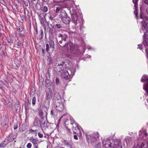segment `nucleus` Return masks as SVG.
Listing matches in <instances>:
<instances>
[{
    "mask_svg": "<svg viewBox=\"0 0 148 148\" xmlns=\"http://www.w3.org/2000/svg\"><path fill=\"white\" fill-rule=\"evenodd\" d=\"M65 125L66 130L67 133L69 134H72V131L70 129V128L71 127L72 130L73 132V134H77V135H74V139L76 140H78L77 135H78V133H81L80 130L78 127V124L75 122L73 118H71L70 120H66L65 122Z\"/></svg>",
    "mask_w": 148,
    "mask_h": 148,
    "instance_id": "obj_1",
    "label": "nucleus"
},
{
    "mask_svg": "<svg viewBox=\"0 0 148 148\" xmlns=\"http://www.w3.org/2000/svg\"><path fill=\"white\" fill-rule=\"evenodd\" d=\"M59 17L62 21L65 24H69L71 20L70 18L68 16L66 11L64 10H62L60 12Z\"/></svg>",
    "mask_w": 148,
    "mask_h": 148,
    "instance_id": "obj_2",
    "label": "nucleus"
},
{
    "mask_svg": "<svg viewBox=\"0 0 148 148\" xmlns=\"http://www.w3.org/2000/svg\"><path fill=\"white\" fill-rule=\"evenodd\" d=\"M99 135L98 132L89 135H86V140L88 143H93L99 138Z\"/></svg>",
    "mask_w": 148,
    "mask_h": 148,
    "instance_id": "obj_3",
    "label": "nucleus"
},
{
    "mask_svg": "<svg viewBox=\"0 0 148 148\" xmlns=\"http://www.w3.org/2000/svg\"><path fill=\"white\" fill-rule=\"evenodd\" d=\"M63 47L66 51H68L70 50L72 53L76 54L77 53L75 47V45L71 42L66 43L64 46Z\"/></svg>",
    "mask_w": 148,
    "mask_h": 148,
    "instance_id": "obj_4",
    "label": "nucleus"
},
{
    "mask_svg": "<svg viewBox=\"0 0 148 148\" xmlns=\"http://www.w3.org/2000/svg\"><path fill=\"white\" fill-rule=\"evenodd\" d=\"M46 99L48 101L47 104H44V107L46 109H48L49 107V103L52 99V90L51 88H48V91L46 92L45 95Z\"/></svg>",
    "mask_w": 148,
    "mask_h": 148,
    "instance_id": "obj_5",
    "label": "nucleus"
},
{
    "mask_svg": "<svg viewBox=\"0 0 148 148\" xmlns=\"http://www.w3.org/2000/svg\"><path fill=\"white\" fill-rule=\"evenodd\" d=\"M139 18L143 20L141 21L142 26L146 30V33H148V18L143 16L141 14H140Z\"/></svg>",
    "mask_w": 148,
    "mask_h": 148,
    "instance_id": "obj_6",
    "label": "nucleus"
},
{
    "mask_svg": "<svg viewBox=\"0 0 148 148\" xmlns=\"http://www.w3.org/2000/svg\"><path fill=\"white\" fill-rule=\"evenodd\" d=\"M77 14H72L71 15V21L77 27H79L80 28H82V25L81 26V22L80 21L79 19H78Z\"/></svg>",
    "mask_w": 148,
    "mask_h": 148,
    "instance_id": "obj_7",
    "label": "nucleus"
},
{
    "mask_svg": "<svg viewBox=\"0 0 148 148\" xmlns=\"http://www.w3.org/2000/svg\"><path fill=\"white\" fill-rule=\"evenodd\" d=\"M141 81L142 82H146L143 84V89L146 91L147 94L148 95V77L147 75H144L141 78Z\"/></svg>",
    "mask_w": 148,
    "mask_h": 148,
    "instance_id": "obj_8",
    "label": "nucleus"
},
{
    "mask_svg": "<svg viewBox=\"0 0 148 148\" xmlns=\"http://www.w3.org/2000/svg\"><path fill=\"white\" fill-rule=\"evenodd\" d=\"M53 101L54 104L58 103L62 101V99L60 93L57 91L54 93L53 98Z\"/></svg>",
    "mask_w": 148,
    "mask_h": 148,
    "instance_id": "obj_9",
    "label": "nucleus"
},
{
    "mask_svg": "<svg viewBox=\"0 0 148 148\" xmlns=\"http://www.w3.org/2000/svg\"><path fill=\"white\" fill-rule=\"evenodd\" d=\"M54 104L56 105V109L58 112H62L64 109V104L62 101Z\"/></svg>",
    "mask_w": 148,
    "mask_h": 148,
    "instance_id": "obj_10",
    "label": "nucleus"
},
{
    "mask_svg": "<svg viewBox=\"0 0 148 148\" xmlns=\"http://www.w3.org/2000/svg\"><path fill=\"white\" fill-rule=\"evenodd\" d=\"M61 74L62 77L66 80L69 79L71 77L70 75L67 70H64L62 71L61 72Z\"/></svg>",
    "mask_w": 148,
    "mask_h": 148,
    "instance_id": "obj_11",
    "label": "nucleus"
},
{
    "mask_svg": "<svg viewBox=\"0 0 148 148\" xmlns=\"http://www.w3.org/2000/svg\"><path fill=\"white\" fill-rule=\"evenodd\" d=\"M103 146L106 148H110L112 147V144L110 141L109 139H107L103 140L102 142Z\"/></svg>",
    "mask_w": 148,
    "mask_h": 148,
    "instance_id": "obj_12",
    "label": "nucleus"
},
{
    "mask_svg": "<svg viewBox=\"0 0 148 148\" xmlns=\"http://www.w3.org/2000/svg\"><path fill=\"white\" fill-rule=\"evenodd\" d=\"M17 136V133L16 132H12L9 135L7 140L9 142H11L14 139L16 138Z\"/></svg>",
    "mask_w": 148,
    "mask_h": 148,
    "instance_id": "obj_13",
    "label": "nucleus"
},
{
    "mask_svg": "<svg viewBox=\"0 0 148 148\" xmlns=\"http://www.w3.org/2000/svg\"><path fill=\"white\" fill-rule=\"evenodd\" d=\"M134 4V7L135 8V10L134 11V13L135 15V17L137 18H138V13L137 12V10L138 9V0H132Z\"/></svg>",
    "mask_w": 148,
    "mask_h": 148,
    "instance_id": "obj_14",
    "label": "nucleus"
},
{
    "mask_svg": "<svg viewBox=\"0 0 148 148\" xmlns=\"http://www.w3.org/2000/svg\"><path fill=\"white\" fill-rule=\"evenodd\" d=\"M38 15L41 24L42 25L45 26L44 23V21L45 20L44 14L43 13H40L39 14H38Z\"/></svg>",
    "mask_w": 148,
    "mask_h": 148,
    "instance_id": "obj_15",
    "label": "nucleus"
},
{
    "mask_svg": "<svg viewBox=\"0 0 148 148\" xmlns=\"http://www.w3.org/2000/svg\"><path fill=\"white\" fill-rule=\"evenodd\" d=\"M30 141L32 143L34 147H38V143H39L38 139L37 138H34L33 136H32L30 139Z\"/></svg>",
    "mask_w": 148,
    "mask_h": 148,
    "instance_id": "obj_16",
    "label": "nucleus"
},
{
    "mask_svg": "<svg viewBox=\"0 0 148 148\" xmlns=\"http://www.w3.org/2000/svg\"><path fill=\"white\" fill-rule=\"evenodd\" d=\"M9 119L5 117L1 123L2 126L4 128H7L8 127Z\"/></svg>",
    "mask_w": 148,
    "mask_h": 148,
    "instance_id": "obj_17",
    "label": "nucleus"
},
{
    "mask_svg": "<svg viewBox=\"0 0 148 148\" xmlns=\"http://www.w3.org/2000/svg\"><path fill=\"white\" fill-rule=\"evenodd\" d=\"M62 142L63 143L64 145L67 147H69L70 148H72V143L71 141H67L66 140L63 139Z\"/></svg>",
    "mask_w": 148,
    "mask_h": 148,
    "instance_id": "obj_18",
    "label": "nucleus"
},
{
    "mask_svg": "<svg viewBox=\"0 0 148 148\" xmlns=\"http://www.w3.org/2000/svg\"><path fill=\"white\" fill-rule=\"evenodd\" d=\"M40 126L41 127L45 128L47 127V123L46 122V121L44 120V119H40Z\"/></svg>",
    "mask_w": 148,
    "mask_h": 148,
    "instance_id": "obj_19",
    "label": "nucleus"
},
{
    "mask_svg": "<svg viewBox=\"0 0 148 148\" xmlns=\"http://www.w3.org/2000/svg\"><path fill=\"white\" fill-rule=\"evenodd\" d=\"M59 38H60L61 40L64 41H66V39L68 38V36L66 34H59L58 36Z\"/></svg>",
    "mask_w": 148,
    "mask_h": 148,
    "instance_id": "obj_20",
    "label": "nucleus"
},
{
    "mask_svg": "<svg viewBox=\"0 0 148 148\" xmlns=\"http://www.w3.org/2000/svg\"><path fill=\"white\" fill-rule=\"evenodd\" d=\"M111 144H112V147L121 146L120 145V141L119 140H116L113 141Z\"/></svg>",
    "mask_w": 148,
    "mask_h": 148,
    "instance_id": "obj_21",
    "label": "nucleus"
},
{
    "mask_svg": "<svg viewBox=\"0 0 148 148\" xmlns=\"http://www.w3.org/2000/svg\"><path fill=\"white\" fill-rule=\"evenodd\" d=\"M40 120L38 117H36L34 121V125L35 126H38L40 125Z\"/></svg>",
    "mask_w": 148,
    "mask_h": 148,
    "instance_id": "obj_22",
    "label": "nucleus"
},
{
    "mask_svg": "<svg viewBox=\"0 0 148 148\" xmlns=\"http://www.w3.org/2000/svg\"><path fill=\"white\" fill-rule=\"evenodd\" d=\"M28 126L25 125V124H23L21 127H20L19 129V132H23L25 131L28 128Z\"/></svg>",
    "mask_w": 148,
    "mask_h": 148,
    "instance_id": "obj_23",
    "label": "nucleus"
},
{
    "mask_svg": "<svg viewBox=\"0 0 148 148\" xmlns=\"http://www.w3.org/2000/svg\"><path fill=\"white\" fill-rule=\"evenodd\" d=\"M46 84L45 86L47 87H49L51 86L52 84L51 81L49 79H47L45 81Z\"/></svg>",
    "mask_w": 148,
    "mask_h": 148,
    "instance_id": "obj_24",
    "label": "nucleus"
},
{
    "mask_svg": "<svg viewBox=\"0 0 148 148\" xmlns=\"http://www.w3.org/2000/svg\"><path fill=\"white\" fill-rule=\"evenodd\" d=\"M37 131H38L37 129L33 130L32 129H30L29 130V134H31L36 136H37Z\"/></svg>",
    "mask_w": 148,
    "mask_h": 148,
    "instance_id": "obj_25",
    "label": "nucleus"
},
{
    "mask_svg": "<svg viewBox=\"0 0 148 148\" xmlns=\"http://www.w3.org/2000/svg\"><path fill=\"white\" fill-rule=\"evenodd\" d=\"M8 141L5 139L4 141H2L0 144V148L4 147L8 144Z\"/></svg>",
    "mask_w": 148,
    "mask_h": 148,
    "instance_id": "obj_26",
    "label": "nucleus"
},
{
    "mask_svg": "<svg viewBox=\"0 0 148 148\" xmlns=\"http://www.w3.org/2000/svg\"><path fill=\"white\" fill-rule=\"evenodd\" d=\"M38 114L39 117L41 119H44V115L42 110H38Z\"/></svg>",
    "mask_w": 148,
    "mask_h": 148,
    "instance_id": "obj_27",
    "label": "nucleus"
},
{
    "mask_svg": "<svg viewBox=\"0 0 148 148\" xmlns=\"http://www.w3.org/2000/svg\"><path fill=\"white\" fill-rule=\"evenodd\" d=\"M143 44L145 47L146 46H148V35L146 36V37H144V40L143 42Z\"/></svg>",
    "mask_w": 148,
    "mask_h": 148,
    "instance_id": "obj_28",
    "label": "nucleus"
},
{
    "mask_svg": "<svg viewBox=\"0 0 148 148\" xmlns=\"http://www.w3.org/2000/svg\"><path fill=\"white\" fill-rule=\"evenodd\" d=\"M140 148H148V144L145 142H142L140 145Z\"/></svg>",
    "mask_w": 148,
    "mask_h": 148,
    "instance_id": "obj_29",
    "label": "nucleus"
},
{
    "mask_svg": "<svg viewBox=\"0 0 148 148\" xmlns=\"http://www.w3.org/2000/svg\"><path fill=\"white\" fill-rule=\"evenodd\" d=\"M40 35H39L38 38L39 40H41L43 38L44 34L42 30V29L40 31Z\"/></svg>",
    "mask_w": 148,
    "mask_h": 148,
    "instance_id": "obj_30",
    "label": "nucleus"
},
{
    "mask_svg": "<svg viewBox=\"0 0 148 148\" xmlns=\"http://www.w3.org/2000/svg\"><path fill=\"white\" fill-rule=\"evenodd\" d=\"M49 43L50 45V47L53 49L54 48V42L53 40L50 39Z\"/></svg>",
    "mask_w": 148,
    "mask_h": 148,
    "instance_id": "obj_31",
    "label": "nucleus"
},
{
    "mask_svg": "<svg viewBox=\"0 0 148 148\" xmlns=\"http://www.w3.org/2000/svg\"><path fill=\"white\" fill-rule=\"evenodd\" d=\"M62 63L63 65V67L64 69H67L69 68V65L67 62H62Z\"/></svg>",
    "mask_w": 148,
    "mask_h": 148,
    "instance_id": "obj_32",
    "label": "nucleus"
},
{
    "mask_svg": "<svg viewBox=\"0 0 148 148\" xmlns=\"http://www.w3.org/2000/svg\"><path fill=\"white\" fill-rule=\"evenodd\" d=\"M57 67H58L59 68H60V70H59V71L60 72H61V71H63L64 70V68L63 67V65L62 64H62L60 63V64H58V66Z\"/></svg>",
    "mask_w": 148,
    "mask_h": 148,
    "instance_id": "obj_33",
    "label": "nucleus"
},
{
    "mask_svg": "<svg viewBox=\"0 0 148 148\" xmlns=\"http://www.w3.org/2000/svg\"><path fill=\"white\" fill-rule=\"evenodd\" d=\"M0 82L4 85L6 87H8L9 84L6 80H1L0 81Z\"/></svg>",
    "mask_w": 148,
    "mask_h": 148,
    "instance_id": "obj_34",
    "label": "nucleus"
},
{
    "mask_svg": "<svg viewBox=\"0 0 148 148\" xmlns=\"http://www.w3.org/2000/svg\"><path fill=\"white\" fill-rule=\"evenodd\" d=\"M70 12L71 15L73 14H77V13L76 12L75 10L73 8H71L70 9Z\"/></svg>",
    "mask_w": 148,
    "mask_h": 148,
    "instance_id": "obj_35",
    "label": "nucleus"
},
{
    "mask_svg": "<svg viewBox=\"0 0 148 148\" xmlns=\"http://www.w3.org/2000/svg\"><path fill=\"white\" fill-rule=\"evenodd\" d=\"M56 113V110L54 109H52L51 111L50 114L52 116H54Z\"/></svg>",
    "mask_w": 148,
    "mask_h": 148,
    "instance_id": "obj_36",
    "label": "nucleus"
},
{
    "mask_svg": "<svg viewBox=\"0 0 148 148\" xmlns=\"http://www.w3.org/2000/svg\"><path fill=\"white\" fill-rule=\"evenodd\" d=\"M62 10H64L62 9V8H61V7L59 6L57 7H56V13H58L60 11V12Z\"/></svg>",
    "mask_w": 148,
    "mask_h": 148,
    "instance_id": "obj_37",
    "label": "nucleus"
},
{
    "mask_svg": "<svg viewBox=\"0 0 148 148\" xmlns=\"http://www.w3.org/2000/svg\"><path fill=\"white\" fill-rule=\"evenodd\" d=\"M54 27L53 26L51 28H50L49 31V33L53 34L55 32V30L54 29Z\"/></svg>",
    "mask_w": 148,
    "mask_h": 148,
    "instance_id": "obj_38",
    "label": "nucleus"
},
{
    "mask_svg": "<svg viewBox=\"0 0 148 148\" xmlns=\"http://www.w3.org/2000/svg\"><path fill=\"white\" fill-rule=\"evenodd\" d=\"M55 81L56 84L57 85H59L60 84V80L59 78L57 77H56L55 79Z\"/></svg>",
    "mask_w": 148,
    "mask_h": 148,
    "instance_id": "obj_39",
    "label": "nucleus"
},
{
    "mask_svg": "<svg viewBox=\"0 0 148 148\" xmlns=\"http://www.w3.org/2000/svg\"><path fill=\"white\" fill-rule=\"evenodd\" d=\"M47 60L48 65H50L52 63V59L51 58H48Z\"/></svg>",
    "mask_w": 148,
    "mask_h": 148,
    "instance_id": "obj_40",
    "label": "nucleus"
},
{
    "mask_svg": "<svg viewBox=\"0 0 148 148\" xmlns=\"http://www.w3.org/2000/svg\"><path fill=\"white\" fill-rule=\"evenodd\" d=\"M94 148H103L101 145L100 143H98L95 146H94Z\"/></svg>",
    "mask_w": 148,
    "mask_h": 148,
    "instance_id": "obj_41",
    "label": "nucleus"
},
{
    "mask_svg": "<svg viewBox=\"0 0 148 148\" xmlns=\"http://www.w3.org/2000/svg\"><path fill=\"white\" fill-rule=\"evenodd\" d=\"M36 98L34 97H33L32 99V104L33 106H34L36 104Z\"/></svg>",
    "mask_w": 148,
    "mask_h": 148,
    "instance_id": "obj_42",
    "label": "nucleus"
},
{
    "mask_svg": "<svg viewBox=\"0 0 148 148\" xmlns=\"http://www.w3.org/2000/svg\"><path fill=\"white\" fill-rule=\"evenodd\" d=\"M7 0H3L2 1H1V3L3 5H4L6 6H7V4L6 3V2L7 1Z\"/></svg>",
    "mask_w": 148,
    "mask_h": 148,
    "instance_id": "obj_43",
    "label": "nucleus"
},
{
    "mask_svg": "<svg viewBox=\"0 0 148 148\" xmlns=\"http://www.w3.org/2000/svg\"><path fill=\"white\" fill-rule=\"evenodd\" d=\"M7 0H3L2 1H1V3L3 5H4L6 6H7V4L6 3V2L7 1Z\"/></svg>",
    "mask_w": 148,
    "mask_h": 148,
    "instance_id": "obj_44",
    "label": "nucleus"
},
{
    "mask_svg": "<svg viewBox=\"0 0 148 148\" xmlns=\"http://www.w3.org/2000/svg\"><path fill=\"white\" fill-rule=\"evenodd\" d=\"M55 26L58 29H60L62 27V25L60 24H56Z\"/></svg>",
    "mask_w": 148,
    "mask_h": 148,
    "instance_id": "obj_45",
    "label": "nucleus"
},
{
    "mask_svg": "<svg viewBox=\"0 0 148 148\" xmlns=\"http://www.w3.org/2000/svg\"><path fill=\"white\" fill-rule=\"evenodd\" d=\"M39 82H43L44 81V79L42 77V76H39Z\"/></svg>",
    "mask_w": 148,
    "mask_h": 148,
    "instance_id": "obj_46",
    "label": "nucleus"
},
{
    "mask_svg": "<svg viewBox=\"0 0 148 148\" xmlns=\"http://www.w3.org/2000/svg\"><path fill=\"white\" fill-rule=\"evenodd\" d=\"M42 11H43L44 12H46L48 11V8H47V7L45 6L43 7L42 9Z\"/></svg>",
    "mask_w": 148,
    "mask_h": 148,
    "instance_id": "obj_47",
    "label": "nucleus"
},
{
    "mask_svg": "<svg viewBox=\"0 0 148 148\" xmlns=\"http://www.w3.org/2000/svg\"><path fill=\"white\" fill-rule=\"evenodd\" d=\"M46 50L47 52L49 51V48H50L48 44H47L46 45Z\"/></svg>",
    "mask_w": 148,
    "mask_h": 148,
    "instance_id": "obj_48",
    "label": "nucleus"
},
{
    "mask_svg": "<svg viewBox=\"0 0 148 148\" xmlns=\"http://www.w3.org/2000/svg\"><path fill=\"white\" fill-rule=\"evenodd\" d=\"M50 74H51V73L49 72H48L46 74L47 77V78L49 77V78H50L51 77Z\"/></svg>",
    "mask_w": 148,
    "mask_h": 148,
    "instance_id": "obj_49",
    "label": "nucleus"
},
{
    "mask_svg": "<svg viewBox=\"0 0 148 148\" xmlns=\"http://www.w3.org/2000/svg\"><path fill=\"white\" fill-rule=\"evenodd\" d=\"M32 146V144L30 143H28L27 145V148H31Z\"/></svg>",
    "mask_w": 148,
    "mask_h": 148,
    "instance_id": "obj_50",
    "label": "nucleus"
},
{
    "mask_svg": "<svg viewBox=\"0 0 148 148\" xmlns=\"http://www.w3.org/2000/svg\"><path fill=\"white\" fill-rule=\"evenodd\" d=\"M38 136L40 138H42L43 137V135L42 134H41L40 132H38Z\"/></svg>",
    "mask_w": 148,
    "mask_h": 148,
    "instance_id": "obj_51",
    "label": "nucleus"
},
{
    "mask_svg": "<svg viewBox=\"0 0 148 148\" xmlns=\"http://www.w3.org/2000/svg\"><path fill=\"white\" fill-rule=\"evenodd\" d=\"M17 30L20 32H21L23 30V29L22 28H21L20 26H19L18 28H17Z\"/></svg>",
    "mask_w": 148,
    "mask_h": 148,
    "instance_id": "obj_52",
    "label": "nucleus"
},
{
    "mask_svg": "<svg viewBox=\"0 0 148 148\" xmlns=\"http://www.w3.org/2000/svg\"><path fill=\"white\" fill-rule=\"evenodd\" d=\"M18 127V124L17 123H15L14 126V130L16 129Z\"/></svg>",
    "mask_w": 148,
    "mask_h": 148,
    "instance_id": "obj_53",
    "label": "nucleus"
},
{
    "mask_svg": "<svg viewBox=\"0 0 148 148\" xmlns=\"http://www.w3.org/2000/svg\"><path fill=\"white\" fill-rule=\"evenodd\" d=\"M138 48L140 49H141L143 48L142 45L141 44H139L138 45Z\"/></svg>",
    "mask_w": 148,
    "mask_h": 148,
    "instance_id": "obj_54",
    "label": "nucleus"
},
{
    "mask_svg": "<svg viewBox=\"0 0 148 148\" xmlns=\"http://www.w3.org/2000/svg\"><path fill=\"white\" fill-rule=\"evenodd\" d=\"M112 148H122V147L121 146H112Z\"/></svg>",
    "mask_w": 148,
    "mask_h": 148,
    "instance_id": "obj_55",
    "label": "nucleus"
},
{
    "mask_svg": "<svg viewBox=\"0 0 148 148\" xmlns=\"http://www.w3.org/2000/svg\"><path fill=\"white\" fill-rule=\"evenodd\" d=\"M10 41H9L8 42H12L13 39L12 37L11 36H10Z\"/></svg>",
    "mask_w": 148,
    "mask_h": 148,
    "instance_id": "obj_56",
    "label": "nucleus"
},
{
    "mask_svg": "<svg viewBox=\"0 0 148 148\" xmlns=\"http://www.w3.org/2000/svg\"><path fill=\"white\" fill-rule=\"evenodd\" d=\"M146 57L148 58V49H146Z\"/></svg>",
    "mask_w": 148,
    "mask_h": 148,
    "instance_id": "obj_57",
    "label": "nucleus"
},
{
    "mask_svg": "<svg viewBox=\"0 0 148 148\" xmlns=\"http://www.w3.org/2000/svg\"><path fill=\"white\" fill-rule=\"evenodd\" d=\"M142 134L144 135L146 137H147L148 136L147 134L145 132H143V133H142Z\"/></svg>",
    "mask_w": 148,
    "mask_h": 148,
    "instance_id": "obj_58",
    "label": "nucleus"
},
{
    "mask_svg": "<svg viewBox=\"0 0 148 148\" xmlns=\"http://www.w3.org/2000/svg\"><path fill=\"white\" fill-rule=\"evenodd\" d=\"M49 19L51 20H52L53 19V18H54V17H53L52 16H50L49 17Z\"/></svg>",
    "mask_w": 148,
    "mask_h": 148,
    "instance_id": "obj_59",
    "label": "nucleus"
},
{
    "mask_svg": "<svg viewBox=\"0 0 148 148\" xmlns=\"http://www.w3.org/2000/svg\"><path fill=\"white\" fill-rule=\"evenodd\" d=\"M144 3L145 4L148 5V0H145Z\"/></svg>",
    "mask_w": 148,
    "mask_h": 148,
    "instance_id": "obj_60",
    "label": "nucleus"
},
{
    "mask_svg": "<svg viewBox=\"0 0 148 148\" xmlns=\"http://www.w3.org/2000/svg\"><path fill=\"white\" fill-rule=\"evenodd\" d=\"M42 54H43V55L44 56V54H45V50L44 49H42Z\"/></svg>",
    "mask_w": 148,
    "mask_h": 148,
    "instance_id": "obj_61",
    "label": "nucleus"
},
{
    "mask_svg": "<svg viewBox=\"0 0 148 148\" xmlns=\"http://www.w3.org/2000/svg\"><path fill=\"white\" fill-rule=\"evenodd\" d=\"M21 43H19L18 42H17V45L18 46L20 47L21 46Z\"/></svg>",
    "mask_w": 148,
    "mask_h": 148,
    "instance_id": "obj_62",
    "label": "nucleus"
},
{
    "mask_svg": "<svg viewBox=\"0 0 148 148\" xmlns=\"http://www.w3.org/2000/svg\"><path fill=\"white\" fill-rule=\"evenodd\" d=\"M51 16H52L53 17H54V18L56 16V13H54L53 14H52Z\"/></svg>",
    "mask_w": 148,
    "mask_h": 148,
    "instance_id": "obj_63",
    "label": "nucleus"
},
{
    "mask_svg": "<svg viewBox=\"0 0 148 148\" xmlns=\"http://www.w3.org/2000/svg\"><path fill=\"white\" fill-rule=\"evenodd\" d=\"M19 36L20 37H22L23 36V35L21 33L19 34Z\"/></svg>",
    "mask_w": 148,
    "mask_h": 148,
    "instance_id": "obj_64",
    "label": "nucleus"
}]
</instances>
